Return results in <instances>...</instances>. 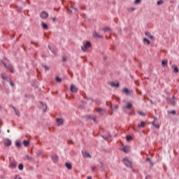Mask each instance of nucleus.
<instances>
[{"label":"nucleus","mask_w":179,"mask_h":179,"mask_svg":"<svg viewBox=\"0 0 179 179\" xmlns=\"http://www.w3.org/2000/svg\"><path fill=\"white\" fill-rule=\"evenodd\" d=\"M0 122H1V120H0Z\"/></svg>","instance_id":"57"},{"label":"nucleus","mask_w":179,"mask_h":179,"mask_svg":"<svg viewBox=\"0 0 179 179\" xmlns=\"http://www.w3.org/2000/svg\"><path fill=\"white\" fill-rule=\"evenodd\" d=\"M10 86H14V84L12 82L10 83Z\"/></svg>","instance_id":"47"},{"label":"nucleus","mask_w":179,"mask_h":179,"mask_svg":"<svg viewBox=\"0 0 179 179\" xmlns=\"http://www.w3.org/2000/svg\"><path fill=\"white\" fill-rule=\"evenodd\" d=\"M40 17L42 19H47L48 17V13L45 11H42L40 14Z\"/></svg>","instance_id":"6"},{"label":"nucleus","mask_w":179,"mask_h":179,"mask_svg":"<svg viewBox=\"0 0 179 179\" xmlns=\"http://www.w3.org/2000/svg\"><path fill=\"white\" fill-rule=\"evenodd\" d=\"M138 128H143L145 127V122L142 121L141 122V124H138Z\"/></svg>","instance_id":"26"},{"label":"nucleus","mask_w":179,"mask_h":179,"mask_svg":"<svg viewBox=\"0 0 179 179\" xmlns=\"http://www.w3.org/2000/svg\"><path fill=\"white\" fill-rule=\"evenodd\" d=\"M122 150L123 152H124V153H128V152H129V150H128V148H127V147H124V148L122 149Z\"/></svg>","instance_id":"33"},{"label":"nucleus","mask_w":179,"mask_h":179,"mask_svg":"<svg viewBox=\"0 0 179 179\" xmlns=\"http://www.w3.org/2000/svg\"><path fill=\"white\" fill-rule=\"evenodd\" d=\"M70 90L72 93H76L78 92V89L73 85H71Z\"/></svg>","instance_id":"11"},{"label":"nucleus","mask_w":179,"mask_h":179,"mask_svg":"<svg viewBox=\"0 0 179 179\" xmlns=\"http://www.w3.org/2000/svg\"><path fill=\"white\" fill-rule=\"evenodd\" d=\"M101 170L103 171V170H104V165L103 164H101Z\"/></svg>","instance_id":"45"},{"label":"nucleus","mask_w":179,"mask_h":179,"mask_svg":"<svg viewBox=\"0 0 179 179\" xmlns=\"http://www.w3.org/2000/svg\"><path fill=\"white\" fill-rule=\"evenodd\" d=\"M168 113H169V114H173V115H176V110L169 111Z\"/></svg>","instance_id":"42"},{"label":"nucleus","mask_w":179,"mask_h":179,"mask_svg":"<svg viewBox=\"0 0 179 179\" xmlns=\"http://www.w3.org/2000/svg\"><path fill=\"white\" fill-rule=\"evenodd\" d=\"M56 82L61 83V82H62V79H61L59 77H56Z\"/></svg>","instance_id":"35"},{"label":"nucleus","mask_w":179,"mask_h":179,"mask_svg":"<svg viewBox=\"0 0 179 179\" xmlns=\"http://www.w3.org/2000/svg\"><path fill=\"white\" fill-rule=\"evenodd\" d=\"M1 78L3 80H8V76H6L3 73L1 74Z\"/></svg>","instance_id":"29"},{"label":"nucleus","mask_w":179,"mask_h":179,"mask_svg":"<svg viewBox=\"0 0 179 179\" xmlns=\"http://www.w3.org/2000/svg\"><path fill=\"white\" fill-rule=\"evenodd\" d=\"M110 86L112 87H120V84L115 83H110Z\"/></svg>","instance_id":"22"},{"label":"nucleus","mask_w":179,"mask_h":179,"mask_svg":"<svg viewBox=\"0 0 179 179\" xmlns=\"http://www.w3.org/2000/svg\"><path fill=\"white\" fill-rule=\"evenodd\" d=\"M57 125H62L64 124V120L63 119H59L57 118L56 120Z\"/></svg>","instance_id":"14"},{"label":"nucleus","mask_w":179,"mask_h":179,"mask_svg":"<svg viewBox=\"0 0 179 179\" xmlns=\"http://www.w3.org/2000/svg\"><path fill=\"white\" fill-rule=\"evenodd\" d=\"M93 36H94V37H98L99 38H103V36L99 35V34H97V32H96V31L93 34Z\"/></svg>","instance_id":"25"},{"label":"nucleus","mask_w":179,"mask_h":179,"mask_svg":"<svg viewBox=\"0 0 179 179\" xmlns=\"http://www.w3.org/2000/svg\"><path fill=\"white\" fill-rule=\"evenodd\" d=\"M46 110L45 109H43V113H45Z\"/></svg>","instance_id":"54"},{"label":"nucleus","mask_w":179,"mask_h":179,"mask_svg":"<svg viewBox=\"0 0 179 179\" xmlns=\"http://www.w3.org/2000/svg\"><path fill=\"white\" fill-rule=\"evenodd\" d=\"M143 41L144 44H147V45H150V41H149V39H148L146 38H144Z\"/></svg>","instance_id":"16"},{"label":"nucleus","mask_w":179,"mask_h":179,"mask_svg":"<svg viewBox=\"0 0 179 179\" xmlns=\"http://www.w3.org/2000/svg\"><path fill=\"white\" fill-rule=\"evenodd\" d=\"M131 110L132 108V102L127 101L126 105L123 106V109Z\"/></svg>","instance_id":"4"},{"label":"nucleus","mask_w":179,"mask_h":179,"mask_svg":"<svg viewBox=\"0 0 179 179\" xmlns=\"http://www.w3.org/2000/svg\"><path fill=\"white\" fill-rule=\"evenodd\" d=\"M138 114H139V115H142V116H145L146 115V113L142 112V111H138Z\"/></svg>","instance_id":"38"},{"label":"nucleus","mask_w":179,"mask_h":179,"mask_svg":"<svg viewBox=\"0 0 179 179\" xmlns=\"http://www.w3.org/2000/svg\"><path fill=\"white\" fill-rule=\"evenodd\" d=\"M112 110H118V105H115L114 108H112Z\"/></svg>","instance_id":"43"},{"label":"nucleus","mask_w":179,"mask_h":179,"mask_svg":"<svg viewBox=\"0 0 179 179\" xmlns=\"http://www.w3.org/2000/svg\"><path fill=\"white\" fill-rule=\"evenodd\" d=\"M65 166L66 167V169H68V170H72V164H71L70 163L66 162L65 164Z\"/></svg>","instance_id":"18"},{"label":"nucleus","mask_w":179,"mask_h":179,"mask_svg":"<svg viewBox=\"0 0 179 179\" xmlns=\"http://www.w3.org/2000/svg\"><path fill=\"white\" fill-rule=\"evenodd\" d=\"M17 164L16 162H11L9 165L10 169H16Z\"/></svg>","instance_id":"12"},{"label":"nucleus","mask_w":179,"mask_h":179,"mask_svg":"<svg viewBox=\"0 0 179 179\" xmlns=\"http://www.w3.org/2000/svg\"><path fill=\"white\" fill-rule=\"evenodd\" d=\"M52 20H53V22H55L56 18L55 17H52Z\"/></svg>","instance_id":"49"},{"label":"nucleus","mask_w":179,"mask_h":179,"mask_svg":"<svg viewBox=\"0 0 179 179\" xmlns=\"http://www.w3.org/2000/svg\"><path fill=\"white\" fill-rule=\"evenodd\" d=\"M167 64H169V62H167V60H162V66H167Z\"/></svg>","instance_id":"27"},{"label":"nucleus","mask_w":179,"mask_h":179,"mask_svg":"<svg viewBox=\"0 0 179 179\" xmlns=\"http://www.w3.org/2000/svg\"><path fill=\"white\" fill-rule=\"evenodd\" d=\"M122 93H124L126 96H131L133 93L132 91H129L128 90V88H124L122 90Z\"/></svg>","instance_id":"3"},{"label":"nucleus","mask_w":179,"mask_h":179,"mask_svg":"<svg viewBox=\"0 0 179 179\" xmlns=\"http://www.w3.org/2000/svg\"><path fill=\"white\" fill-rule=\"evenodd\" d=\"M68 142L69 143V142H72L71 141H68Z\"/></svg>","instance_id":"55"},{"label":"nucleus","mask_w":179,"mask_h":179,"mask_svg":"<svg viewBox=\"0 0 179 179\" xmlns=\"http://www.w3.org/2000/svg\"><path fill=\"white\" fill-rule=\"evenodd\" d=\"M92 171H96V166H92L91 168Z\"/></svg>","instance_id":"44"},{"label":"nucleus","mask_w":179,"mask_h":179,"mask_svg":"<svg viewBox=\"0 0 179 179\" xmlns=\"http://www.w3.org/2000/svg\"><path fill=\"white\" fill-rule=\"evenodd\" d=\"M52 160L54 162V163H57V162H58V155H55L52 156Z\"/></svg>","instance_id":"13"},{"label":"nucleus","mask_w":179,"mask_h":179,"mask_svg":"<svg viewBox=\"0 0 179 179\" xmlns=\"http://www.w3.org/2000/svg\"><path fill=\"white\" fill-rule=\"evenodd\" d=\"M142 0H135L134 1V3L135 4V5H139V3H141V1Z\"/></svg>","instance_id":"34"},{"label":"nucleus","mask_w":179,"mask_h":179,"mask_svg":"<svg viewBox=\"0 0 179 179\" xmlns=\"http://www.w3.org/2000/svg\"><path fill=\"white\" fill-rule=\"evenodd\" d=\"M152 124L154 127H155V128H160V125L155 124V122H152Z\"/></svg>","instance_id":"41"},{"label":"nucleus","mask_w":179,"mask_h":179,"mask_svg":"<svg viewBox=\"0 0 179 179\" xmlns=\"http://www.w3.org/2000/svg\"><path fill=\"white\" fill-rule=\"evenodd\" d=\"M171 68H172V69H173V72L175 73H178L179 69H178V66H177V65L173 64V65H172Z\"/></svg>","instance_id":"9"},{"label":"nucleus","mask_w":179,"mask_h":179,"mask_svg":"<svg viewBox=\"0 0 179 179\" xmlns=\"http://www.w3.org/2000/svg\"><path fill=\"white\" fill-rule=\"evenodd\" d=\"M12 145V141L9 139L4 140V146H10Z\"/></svg>","instance_id":"10"},{"label":"nucleus","mask_w":179,"mask_h":179,"mask_svg":"<svg viewBox=\"0 0 179 179\" xmlns=\"http://www.w3.org/2000/svg\"><path fill=\"white\" fill-rule=\"evenodd\" d=\"M8 132H9V130H8Z\"/></svg>","instance_id":"56"},{"label":"nucleus","mask_w":179,"mask_h":179,"mask_svg":"<svg viewBox=\"0 0 179 179\" xmlns=\"http://www.w3.org/2000/svg\"><path fill=\"white\" fill-rule=\"evenodd\" d=\"M167 100L169 103H170V104H172V106H174V104H176V96H173L171 99H168Z\"/></svg>","instance_id":"8"},{"label":"nucleus","mask_w":179,"mask_h":179,"mask_svg":"<svg viewBox=\"0 0 179 179\" xmlns=\"http://www.w3.org/2000/svg\"><path fill=\"white\" fill-rule=\"evenodd\" d=\"M92 47V43L89 41H87L85 44L83 45V46H81V50L84 52H86L87 51V48H90Z\"/></svg>","instance_id":"1"},{"label":"nucleus","mask_w":179,"mask_h":179,"mask_svg":"<svg viewBox=\"0 0 179 179\" xmlns=\"http://www.w3.org/2000/svg\"><path fill=\"white\" fill-rule=\"evenodd\" d=\"M24 159L27 160L28 162H34V159L32 157H30L29 155H24Z\"/></svg>","instance_id":"7"},{"label":"nucleus","mask_w":179,"mask_h":179,"mask_svg":"<svg viewBox=\"0 0 179 179\" xmlns=\"http://www.w3.org/2000/svg\"><path fill=\"white\" fill-rule=\"evenodd\" d=\"M102 138H103V139H104L105 141H107V139H109V138H111V135L110 134H109V135H108L107 136H102Z\"/></svg>","instance_id":"30"},{"label":"nucleus","mask_w":179,"mask_h":179,"mask_svg":"<svg viewBox=\"0 0 179 179\" xmlns=\"http://www.w3.org/2000/svg\"><path fill=\"white\" fill-rule=\"evenodd\" d=\"M163 0H159L158 1H157V5H163Z\"/></svg>","instance_id":"39"},{"label":"nucleus","mask_w":179,"mask_h":179,"mask_svg":"<svg viewBox=\"0 0 179 179\" xmlns=\"http://www.w3.org/2000/svg\"><path fill=\"white\" fill-rule=\"evenodd\" d=\"M101 30H103V31H104V33H107L108 31H111V29L108 27H104L102 28Z\"/></svg>","instance_id":"23"},{"label":"nucleus","mask_w":179,"mask_h":179,"mask_svg":"<svg viewBox=\"0 0 179 179\" xmlns=\"http://www.w3.org/2000/svg\"><path fill=\"white\" fill-rule=\"evenodd\" d=\"M69 10V13H72V10Z\"/></svg>","instance_id":"52"},{"label":"nucleus","mask_w":179,"mask_h":179,"mask_svg":"<svg viewBox=\"0 0 179 179\" xmlns=\"http://www.w3.org/2000/svg\"><path fill=\"white\" fill-rule=\"evenodd\" d=\"M150 101L151 104H154L153 101H152V99H150Z\"/></svg>","instance_id":"51"},{"label":"nucleus","mask_w":179,"mask_h":179,"mask_svg":"<svg viewBox=\"0 0 179 179\" xmlns=\"http://www.w3.org/2000/svg\"><path fill=\"white\" fill-rule=\"evenodd\" d=\"M11 107L14 110L16 115H17V117H20V112H19V110H17L16 108H15L14 106H11Z\"/></svg>","instance_id":"19"},{"label":"nucleus","mask_w":179,"mask_h":179,"mask_svg":"<svg viewBox=\"0 0 179 179\" xmlns=\"http://www.w3.org/2000/svg\"><path fill=\"white\" fill-rule=\"evenodd\" d=\"M64 61H66V58L63 57Z\"/></svg>","instance_id":"53"},{"label":"nucleus","mask_w":179,"mask_h":179,"mask_svg":"<svg viewBox=\"0 0 179 179\" xmlns=\"http://www.w3.org/2000/svg\"><path fill=\"white\" fill-rule=\"evenodd\" d=\"M83 155L84 157H91L90 154L87 152H83Z\"/></svg>","instance_id":"24"},{"label":"nucleus","mask_w":179,"mask_h":179,"mask_svg":"<svg viewBox=\"0 0 179 179\" xmlns=\"http://www.w3.org/2000/svg\"><path fill=\"white\" fill-rule=\"evenodd\" d=\"M42 66L44 68L45 71H50V68L47 65L43 64Z\"/></svg>","instance_id":"31"},{"label":"nucleus","mask_w":179,"mask_h":179,"mask_svg":"<svg viewBox=\"0 0 179 179\" xmlns=\"http://www.w3.org/2000/svg\"><path fill=\"white\" fill-rule=\"evenodd\" d=\"M14 179H22V178H20V177L16 176Z\"/></svg>","instance_id":"46"},{"label":"nucleus","mask_w":179,"mask_h":179,"mask_svg":"<svg viewBox=\"0 0 179 179\" xmlns=\"http://www.w3.org/2000/svg\"><path fill=\"white\" fill-rule=\"evenodd\" d=\"M145 34L147 36V37H148L151 40H153L154 37L152 34H150V32L146 31V32H145Z\"/></svg>","instance_id":"15"},{"label":"nucleus","mask_w":179,"mask_h":179,"mask_svg":"<svg viewBox=\"0 0 179 179\" xmlns=\"http://www.w3.org/2000/svg\"><path fill=\"white\" fill-rule=\"evenodd\" d=\"M41 26L44 30H47V29H48L47 24L44 23L43 22H41Z\"/></svg>","instance_id":"21"},{"label":"nucleus","mask_w":179,"mask_h":179,"mask_svg":"<svg viewBox=\"0 0 179 179\" xmlns=\"http://www.w3.org/2000/svg\"><path fill=\"white\" fill-rule=\"evenodd\" d=\"M123 163L127 166V167H132V162L128 159V158H124L123 159Z\"/></svg>","instance_id":"2"},{"label":"nucleus","mask_w":179,"mask_h":179,"mask_svg":"<svg viewBox=\"0 0 179 179\" xmlns=\"http://www.w3.org/2000/svg\"><path fill=\"white\" fill-rule=\"evenodd\" d=\"M87 120H92V121H94V122H97L96 117H92V116L88 115V116H87Z\"/></svg>","instance_id":"17"},{"label":"nucleus","mask_w":179,"mask_h":179,"mask_svg":"<svg viewBox=\"0 0 179 179\" xmlns=\"http://www.w3.org/2000/svg\"><path fill=\"white\" fill-rule=\"evenodd\" d=\"M18 170H20V171H22V170H23V164H20L18 165Z\"/></svg>","instance_id":"32"},{"label":"nucleus","mask_w":179,"mask_h":179,"mask_svg":"<svg viewBox=\"0 0 179 179\" xmlns=\"http://www.w3.org/2000/svg\"><path fill=\"white\" fill-rule=\"evenodd\" d=\"M146 161H147V162H150V158H147V159H146Z\"/></svg>","instance_id":"48"},{"label":"nucleus","mask_w":179,"mask_h":179,"mask_svg":"<svg viewBox=\"0 0 179 179\" xmlns=\"http://www.w3.org/2000/svg\"><path fill=\"white\" fill-rule=\"evenodd\" d=\"M126 140H127V141H132V136H127L126 137Z\"/></svg>","instance_id":"37"},{"label":"nucleus","mask_w":179,"mask_h":179,"mask_svg":"<svg viewBox=\"0 0 179 179\" xmlns=\"http://www.w3.org/2000/svg\"><path fill=\"white\" fill-rule=\"evenodd\" d=\"M2 64L4 65L5 68H6L7 69H8L9 71H10L12 73H13V72H15L13 71V66L9 65V66H7L6 64H5V62H1Z\"/></svg>","instance_id":"5"},{"label":"nucleus","mask_w":179,"mask_h":179,"mask_svg":"<svg viewBox=\"0 0 179 179\" xmlns=\"http://www.w3.org/2000/svg\"><path fill=\"white\" fill-rule=\"evenodd\" d=\"M15 146L16 148H20L22 146V144L19 141L15 142Z\"/></svg>","instance_id":"36"},{"label":"nucleus","mask_w":179,"mask_h":179,"mask_svg":"<svg viewBox=\"0 0 179 179\" xmlns=\"http://www.w3.org/2000/svg\"><path fill=\"white\" fill-rule=\"evenodd\" d=\"M87 179H92V176H87Z\"/></svg>","instance_id":"50"},{"label":"nucleus","mask_w":179,"mask_h":179,"mask_svg":"<svg viewBox=\"0 0 179 179\" xmlns=\"http://www.w3.org/2000/svg\"><path fill=\"white\" fill-rule=\"evenodd\" d=\"M103 111L104 110L103 108L96 109V113H99V114H103Z\"/></svg>","instance_id":"28"},{"label":"nucleus","mask_w":179,"mask_h":179,"mask_svg":"<svg viewBox=\"0 0 179 179\" xmlns=\"http://www.w3.org/2000/svg\"><path fill=\"white\" fill-rule=\"evenodd\" d=\"M134 10H135V8L134 7H131L129 8V12H134Z\"/></svg>","instance_id":"40"},{"label":"nucleus","mask_w":179,"mask_h":179,"mask_svg":"<svg viewBox=\"0 0 179 179\" xmlns=\"http://www.w3.org/2000/svg\"><path fill=\"white\" fill-rule=\"evenodd\" d=\"M22 143L25 148H27L30 145V143L26 140H24Z\"/></svg>","instance_id":"20"}]
</instances>
